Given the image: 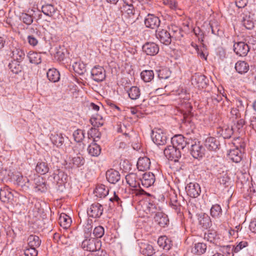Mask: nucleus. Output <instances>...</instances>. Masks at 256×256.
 <instances>
[{
  "mask_svg": "<svg viewBox=\"0 0 256 256\" xmlns=\"http://www.w3.org/2000/svg\"><path fill=\"white\" fill-rule=\"evenodd\" d=\"M101 246L102 242L100 240L88 236H85V239L81 244V247L84 250L90 252L99 250Z\"/></svg>",
  "mask_w": 256,
  "mask_h": 256,
  "instance_id": "obj_1",
  "label": "nucleus"
},
{
  "mask_svg": "<svg viewBox=\"0 0 256 256\" xmlns=\"http://www.w3.org/2000/svg\"><path fill=\"white\" fill-rule=\"evenodd\" d=\"M192 84L199 89L206 88L208 84V80L203 74L199 73L194 74L191 78Z\"/></svg>",
  "mask_w": 256,
  "mask_h": 256,
  "instance_id": "obj_2",
  "label": "nucleus"
},
{
  "mask_svg": "<svg viewBox=\"0 0 256 256\" xmlns=\"http://www.w3.org/2000/svg\"><path fill=\"white\" fill-rule=\"evenodd\" d=\"M151 136L154 142L157 145H164L166 142V136L160 128H155L152 130Z\"/></svg>",
  "mask_w": 256,
  "mask_h": 256,
  "instance_id": "obj_3",
  "label": "nucleus"
},
{
  "mask_svg": "<svg viewBox=\"0 0 256 256\" xmlns=\"http://www.w3.org/2000/svg\"><path fill=\"white\" fill-rule=\"evenodd\" d=\"M166 157L170 160L176 162L181 157V152L178 148L172 146H167L164 150Z\"/></svg>",
  "mask_w": 256,
  "mask_h": 256,
  "instance_id": "obj_4",
  "label": "nucleus"
},
{
  "mask_svg": "<svg viewBox=\"0 0 256 256\" xmlns=\"http://www.w3.org/2000/svg\"><path fill=\"white\" fill-rule=\"evenodd\" d=\"M0 200L4 204H10L14 200L12 190L8 186L0 189Z\"/></svg>",
  "mask_w": 256,
  "mask_h": 256,
  "instance_id": "obj_5",
  "label": "nucleus"
},
{
  "mask_svg": "<svg viewBox=\"0 0 256 256\" xmlns=\"http://www.w3.org/2000/svg\"><path fill=\"white\" fill-rule=\"evenodd\" d=\"M126 180L128 184L132 188H140V194H146V192L143 190L140 186V179L138 178L136 174L130 173L126 176Z\"/></svg>",
  "mask_w": 256,
  "mask_h": 256,
  "instance_id": "obj_6",
  "label": "nucleus"
},
{
  "mask_svg": "<svg viewBox=\"0 0 256 256\" xmlns=\"http://www.w3.org/2000/svg\"><path fill=\"white\" fill-rule=\"evenodd\" d=\"M104 211L102 204L98 202L92 204L87 210V213L90 217L97 218L100 217Z\"/></svg>",
  "mask_w": 256,
  "mask_h": 256,
  "instance_id": "obj_7",
  "label": "nucleus"
},
{
  "mask_svg": "<svg viewBox=\"0 0 256 256\" xmlns=\"http://www.w3.org/2000/svg\"><path fill=\"white\" fill-rule=\"evenodd\" d=\"M106 76L104 69L99 66H94L91 70V77L96 82H101L105 80Z\"/></svg>",
  "mask_w": 256,
  "mask_h": 256,
  "instance_id": "obj_8",
  "label": "nucleus"
},
{
  "mask_svg": "<svg viewBox=\"0 0 256 256\" xmlns=\"http://www.w3.org/2000/svg\"><path fill=\"white\" fill-rule=\"evenodd\" d=\"M190 151L193 158L196 159L202 158L204 154V149L200 142H192Z\"/></svg>",
  "mask_w": 256,
  "mask_h": 256,
  "instance_id": "obj_9",
  "label": "nucleus"
},
{
  "mask_svg": "<svg viewBox=\"0 0 256 256\" xmlns=\"http://www.w3.org/2000/svg\"><path fill=\"white\" fill-rule=\"evenodd\" d=\"M156 36L161 43L166 46L170 44L172 41V38L170 32L166 30L162 29L156 30Z\"/></svg>",
  "mask_w": 256,
  "mask_h": 256,
  "instance_id": "obj_10",
  "label": "nucleus"
},
{
  "mask_svg": "<svg viewBox=\"0 0 256 256\" xmlns=\"http://www.w3.org/2000/svg\"><path fill=\"white\" fill-rule=\"evenodd\" d=\"M30 186L34 188L36 192H45L47 188L42 178L37 176L34 180L30 181Z\"/></svg>",
  "mask_w": 256,
  "mask_h": 256,
  "instance_id": "obj_11",
  "label": "nucleus"
},
{
  "mask_svg": "<svg viewBox=\"0 0 256 256\" xmlns=\"http://www.w3.org/2000/svg\"><path fill=\"white\" fill-rule=\"evenodd\" d=\"M234 50L238 56H245L250 50L248 44L243 42H235L234 44Z\"/></svg>",
  "mask_w": 256,
  "mask_h": 256,
  "instance_id": "obj_12",
  "label": "nucleus"
},
{
  "mask_svg": "<svg viewBox=\"0 0 256 256\" xmlns=\"http://www.w3.org/2000/svg\"><path fill=\"white\" fill-rule=\"evenodd\" d=\"M159 46L154 42H146L142 47L144 52L146 55L154 56L157 54L159 52Z\"/></svg>",
  "mask_w": 256,
  "mask_h": 256,
  "instance_id": "obj_13",
  "label": "nucleus"
},
{
  "mask_svg": "<svg viewBox=\"0 0 256 256\" xmlns=\"http://www.w3.org/2000/svg\"><path fill=\"white\" fill-rule=\"evenodd\" d=\"M171 142L172 146L180 150H184L187 145L189 144V142H187L182 135L174 136L172 138Z\"/></svg>",
  "mask_w": 256,
  "mask_h": 256,
  "instance_id": "obj_14",
  "label": "nucleus"
},
{
  "mask_svg": "<svg viewBox=\"0 0 256 256\" xmlns=\"http://www.w3.org/2000/svg\"><path fill=\"white\" fill-rule=\"evenodd\" d=\"M13 178L16 184L24 189L27 190L30 186V181L27 177H24L20 173L18 172L14 175Z\"/></svg>",
  "mask_w": 256,
  "mask_h": 256,
  "instance_id": "obj_15",
  "label": "nucleus"
},
{
  "mask_svg": "<svg viewBox=\"0 0 256 256\" xmlns=\"http://www.w3.org/2000/svg\"><path fill=\"white\" fill-rule=\"evenodd\" d=\"M187 194L192 198L198 197L201 192L200 185L196 182H190L186 187Z\"/></svg>",
  "mask_w": 256,
  "mask_h": 256,
  "instance_id": "obj_16",
  "label": "nucleus"
},
{
  "mask_svg": "<svg viewBox=\"0 0 256 256\" xmlns=\"http://www.w3.org/2000/svg\"><path fill=\"white\" fill-rule=\"evenodd\" d=\"M160 21L158 16L153 14H148L144 20V24L147 28L152 29L158 28L160 25Z\"/></svg>",
  "mask_w": 256,
  "mask_h": 256,
  "instance_id": "obj_17",
  "label": "nucleus"
},
{
  "mask_svg": "<svg viewBox=\"0 0 256 256\" xmlns=\"http://www.w3.org/2000/svg\"><path fill=\"white\" fill-rule=\"evenodd\" d=\"M228 157L232 162L238 163L242 160V154L238 146L233 149H230L228 154Z\"/></svg>",
  "mask_w": 256,
  "mask_h": 256,
  "instance_id": "obj_18",
  "label": "nucleus"
},
{
  "mask_svg": "<svg viewBox=\"0 0 256 256\" xmlns=\"http://www.w3.org/2000/svg\"><path fill=\"white\" fill-rule=\"evenodd\" d=\"M155 176L150 172H145L142 176V179H140L142 185L144 188H148L152 186L155 182Z\"/></svg>",
  "mask_w": 256,
  "mask_h": 256,
  "instance_id": "obj_19",
  "label": "nucleus"
},
{
  "mask_svg": "<svg viewBox=\"0 0 256 256\" xmlns=\"http://www.w3.org/2000/svg\"><path fill=\"white\" fill-rule=\"evenodd\" d=\"M106 178L109 182L115 184L120 180V175L118 171L110 169L106 172Z\"/></svg>",
  "mask_w": 256,
  "mask_h": 256,
  "instance_id": "obj_20",
  "label": "nucleus"
},
{
  "mask_svg": "<svg viewBox=\"0 0 256 256\" xmlns=\"http://www.w3.org/2000/svg\"><path fill=\"white\" fill-rule=\"evenodd\" d=\"M204 146L208 150L215 151L219 148L220 144L215 138L208 137L205 140Z\"/></svg>",
  "mask_w": 256,
  "mask_h": 256,
  "instance_id": "obj_21",
  "label": "nucleus"
},
{
  "mask_svg": "<svg viewBox=\"0 0 256 256\" xmlns=\"http://www.w3.org/2000/svg\"><path fill=\"white\" fill-rule=\"evenodd\" d=\"M140 252L145 256H152L155 253L152 246L146 243L141 242L140 244Z\"/></svg>",
  "mask_w": 256,
  "mask_h": 256,
  "instance_id": "obj_22",
  "label": "nucleus"
},
{
  "mask_svg": "<svg viewBox=\"0 0 256 256\" xmlns=\"http://www.w3.org/2000/svg\"><path fill=\"white\" fill-rule=\"evenodd\" d=\"M158 245L166 250H170L172 246V241L165 236H160L158 240Z\"/></svg>",
  "mask_w": 256,
  "mask_h": 256,
  "instance_id": "obj_23",
  "label": "nucleus"
},
{
  "mask_svg": "<svg viewBox=\"0 0 256 256\" xmlns=\"http://www.w3.org/2000/svg\"><path fill=\"white\" fill-rule=\"evenodd\" d=\"M150 161L148 157L144 156L138 158L137 162V168L139 170H146L150 168Z\"/></svg>",
  "mask_w": 256,
  "mask_h": 256,
  "instance_id": "obj_24",
  "label": "nucleus"
},
{
  "mask_svg": "<svg viewBox=\"0 0 256 256\" xmlns=\"http://www.w3.org/2000/svg\"><path fill=\"white\" fill-rule=\"evenodd\" d=\"M154 221L161 227H165L168 223V216L162 212H158L154 217Z\"/></svg>",
  "mask_w": 256,
  "mask_h": 256,
  "instance_id": "obj_25",
  "label": "nucleus"
},
{
  "mask_svg": "<svg viewBox=\"0 0 256 256\" xmlns=\"http://www.w3.org/2000/svg\"><path fill=\"white\" fill-rule=\"evenodd\" d=\"M108 188L104 184H98L94 190V194L97 197L105 198L108 194Z\"/></svg>",
  "mask_w": 256,
  "mask_h": 256,
  "instance_id": "obj_26",
  "label": "nucleus"
},
{
  "mask_svg": "<svg viewBox=\"0 0 256 256\" xmlns=\"http://www.w3.org/2000/svg\"><path fill=\"white\" fill-rule=\"evenodd\" d=\"M50 138L54 144L57 147L62 146L64 142V138L62 133L54 132L50 135Z\"/></svg>",
  "mask_w": 256,
  "mask_h": 256,
  "instance_id": "obj_27",
  "label": "nucleus"
},
{
  "mask_svg": "<svg viewBox=\"0 0 256 256\" xmlns=\"http://www.w3.org/2000/svg\"><path fill=\"white\" fill-rule=\"evenodd\" d=\"M199 224L204 229H207L212 225V221L210 217L206 214L199 215L198 216Z\"/></svg>",
  "mask_w": 256,
  "mask_h": 256,
  "instance_id": "obj_28",
  "label": "nucleus"
},
{
  "mask_svg": "<svg viewBox=\"0 0 256 256\" xmlns=\"http://www.w3.org/2000/svg\"><path fill=\"white\" fill-rule=\"evenodd\" d=\"M71 218L64 213H62L58 218V222L60 226L64 229L68 228L71 225Z\"/></svg>",
  "mask_w": 256,
  "mask_h": 256,
  "instance_id": "obj_29",
  "label": "nucleus"
},
{
  "mask_svg": "<svg viewBox=\"0 0 256 256\" xmlns=\"http://www.w3.org/2000/svg\"><path fill=\"white\" fill-rule=\"evenodd\" d=\"M42 12L46 16H53L56 12L57 8L53 4H46L42 6Z\"/></svg>",
  "mask_w": 256,
  "mask_h": 256,
  "instance_id": "obj_30",
  "label": "nucleus"
},
{
  "mask_svg": "<svg viewBox=\"0 0 256 256\" xmlns=\"http://www.w3.org/2000/svg\"><path fill=\"white\" fill-rule=\"evenodd\" d=\"M249 68V64L245 61H238L235 64L236 71L240 74L247 72Z\"/></svg>",
  "mask_w": 256,
  "mask_h": 256,
  "instance_id": "obj_31",
  "label": "nucleus"
},
{
  "mask_svg": "<svg viewBox=\"0 0 256 256\" xmlns=\"http://www.w3.org/2000/svg\"><path fill=\"white\" fill-rule=\"evenodd\" d=\"M46 75L49 80L52 82H57L60 79V72L55 68H50L48 70L46 73Z\"/></svg>",
  "mask_w": 256,
  "mask_h": 256,
  "instance_id": "obj_32",
  "label": "nucleus"
},
{
  "mask_svg": "<svg viewBox=\"0 0 256 256\" xmlns=\"http://www.w3.org/2000/svg\"><path fill=\"white\" fill-rule=\"evenodd\" d=\"M88 154L92 156H98L101 152V148L97 144L92 143L88 148Z\"/></svg>",
  "mask_w": 256,
  "mask_h": 256,
  "instance_id": "obj_33",
  "label": "nucleus"
},
{
  "mask_svg": "<svg viewBox=\"0 0 256 256\" xmlns=\"http://www.w3.org/2000/svg\"><path fill=\"white\" fill-rule=\"evenodd\" d=\"M28 246L38 248L41 244V240L40 238L36 235H30L28 238Z\"/></svg>",
  "mask_w": 256,
  "mask_h": 256,
  "instance_id": "obj_34",
  "label": "nucleus"
},
{
  "mask_svg": "<svg viewBox=\"0 0 256 256\" xmlns=\"http://www.w3.org/2000/svg\"><path fill=\"white\" fill-rule=\"evenodd\" d=\"M28 57L31 63L38 64L42 62L41 54L39 53L30 52L28 54Z\"/></svg>",
  "mask_w": 256,
  "mask_h": 256,
  "instance_id": "obj_35",
  "label": "nucleus"
},
{
  "mask_svg": "<svg viewBox=\"0 0 256 256\" xmlns=\"http://www.w3.org/2000/svg\"><path fill=\"white\" fill-rule=\"evenodd\" d=\"M36 170L40 174H44L48 172L49 167L46 162H38L36 166Z\"/></svg>",
  "mask_w": 256,
  "mask_h": 256,
  "instance_id": "obj_36",
  "label": "nucleus"
},
{
  "mask_svg": "<svg viewBox=\"0 0 256 256\" xmlns=\"http://www.w3.org/2000/svg\"><path fill=\"white\" fill-rule=\"evenodd\" d=\"M206 249L207 246L206 244L198 242L195 244L192 252L198 255H201L206 252Z\"/></svg>",
  "mask_w": 256,
  "mask_h": 256,
  "instance_id": "obj_37",
  "label": "nucleus"
},
{
  "mask_svg": "<svg viewBox=\"0 0 256 256\" xmlns=\"http://www.w3.org/2000/svg\"><path fill=\"white\" fill-rule=\"evenodd\" d=\"M24 52L20 48H14L12 50V57L14 59V60L20 62L24 59Z\"/></svg>",
  "mask_w": 256,
  "mask_h": 256,
  "instance_id": "obj_38",
  "label": "nucleus"
},
{
  "mask_svg": "<svg viewBox=\"0 0 256 256\" xmlns=\"http://www.w3.org/2000/svg\"><path fill=\"white\" fill-rule=\"evenodd\" d=\"M20 62L12 60L8 64V68L10 70L11 72L15 74H18L22 72V66L20 64Z\"/></svg>",
  "mask_w": 256,
  "mask_h": 256,
  "instance_id": "obj_39",
  "label": "nucleus"
},
{
  "mask_svg": "<svg viewBox=\"0 0 256 256\" xmlns=\"http://www.w3.org/2000/svg\"><path fill=\"white\" fill-rule=\"evenodd\" d=\"M204 238L206 240L214 244H216L217 240L219 238L215 231L209 230L208 232L205 233Z\"/></svg>",
  "mask_w": 256,
  "mask_h": 256,
  "instance_id": "obj_40",
  "label": "nucleus"
},
{
  "mask_svg": "<svg viewBox=\"0 0 256 256\" xmlns=\"http://www.w3.org/2000/svg\"><path fill=\"white\" fill-rule=\"evenodd\" d=\"M127 92L130 98L134 100L138 98L140 95V90L137 86L131 87Z\"/></svg>",
  "mask_w": 256,
  "mask_h": 256,
  "instance_id": "obj_41",
  "label": "nucleus"
},
{
  "mask_svg": "<svg viewBox=\"0 0 256 256\" xmlns=\"http://www.w3.org/2000/svg\"><path fill=\"white\" fill-rule=\"evenodd\" d=\"M74 70L80 75L83 74L86 71V66L82 62H75L72 64Z\"/></svg>",
  "mask_w": 256,
  "mask_h": 256,
  "instance_id": "obj_42",
  "label": "nucleus"
},
{
  "mask_svg": "<svg viewBox=\"0 0 256 256\" xmlns=\"http://www.w3.org/2000/svg\"><path fill=\"white\" fill-rule=\"evenodd\" d=\"M142 79L146 82H150L154 78V73L151 70H144L141 72Z\"/></svg>",
  "mask_w": 256,
  "mask_h": 256,
  "instance_id": "obj_43",
  "label": "nucleus"
},
{
  "mask_svg": "<svg viewBox=\"0 0 256 256\" xmlns=\"http://www.w3.org/2000/svg\"><path fill=\"white\" fill-rule=\"evenodd\" d=\"M210 213L211 216L214 218H219L222 214V210L220 206L218 204L212 205Z\"/></svg>",
  "mask_w": 256,
  "mask_h": 256,
  "instance_id": "obj_44",
  "label": "nucleus"
},
{
  "mask_svg": "<svg viewBox=\"0 0 256 256\" xmlns=\"http://www.w3.org/2000/svg\"><path fill=\"white\" fill-rule=\"evenodd\" d=\"M218 179L220 184L224 188L228 186L230 184V178L226 172L223 175L218 176Z\"/></svg>",
  "mask_w": 256,
  "mask_h": 256,
  "instance_id": "obj_45",
  "label": "nucleus"
},
{
  "mask_svg": "<svg viewBox=\"0 0 256 256\" xmlns=\"http://www.w3.org/2000/svg\"><path fill=\"white\" fill-rule=\"evenodd\" d=\"M243 26L248 30H252L254 28V22L250 16H246L242 20Z\"/></svg>",
  "mask_w": 256,
  "mask_h": 256,
  "instance_id": "obj_46",
  "label": "nucleus"
},
{
  "mask_svg": "<svg viewBox=\"0 0 256 256\" xmlns=\"http://www.w3.org/2000/svg\"><path fill=\"white\" fill-rule=\"evenodd\" d=\"M67 175L64 172L58 170V174L54 176V179L58 181V182L62 184L66 182Z\"/></svg>",
  "mask_w": 256,
  "mask_h": 256,
  "instance_id": "obj_47",
  "label": "nucleus"
},
{
  "mask_svg": "<svg viewBox=\"0 0 256 256\" xmlns=\"http://www.w3.org/2000/svg\"><path fill=\"white\" fill-rule=\"evenodd\" d=\"M73 136L76 142H80L84 138V132L82 130L78 129L74 132Z\"/></svg>",
  "mask_w": 256,
  "mask_h": 256,
  "instance_id": "obj_48",
  "label": "nucleus"
},
{
  "mask_svg": "<svg viewBox=\"0 0 256 256\" xmlns=\"http://www.w3.org/2000/svg\"><path fill=\"white\" fill-rule=\"evenodd\" d=\"M20 19L24 24L28 26L31 24L34 21L33 16L26 13H22L20 16Z\"/></svg>",
  "mask_w": 256,
  "mask_h": 256,
  "instance_id": "obj_49",
  "label": "nucleus"
},
{
  "mask_svg": "<svg viewBox=\"0 0 256 256\" xmlns=\"http://www.w3.org/2000/svg\"><path fill=\"white\" fill-rule=\"evenodd\" d=\"M54 57L59 61L62 60L65 56L64 49L60 46L55 48Z\"/></svg>",
  "mask_w": 256,
  "mask_h": 256,
  "instance_id": "obj_50",
  "label": "nucleus"
},
{
  "mask_svg": "<svg viewBox=\"0 0 256 256\" xmlns=\"http://www.w3.org/2000/svg\"><path fill=\"white\" fill-rule=\"evenodd\" d=\"M170 33L172 39L176 40L180 38L182 36L180 28L175 26H171Z\"/></svg>",
  "mask_w": 256,
  "mask_h": 256,
  "instance_id": "obj_51",
  "label": "nucleus"
},
{
  "mask_svg": "<svg viewBox=\"0 0 256 256\" xmlns=\"http://www.w3.org/2000/svg\"><path fill=\"white\" fill-rule=\"evenodd\" d=\"M92 234L96 238H101L104 234V228L100 226H96L94 228Z\"/></svg>",
  "mask_w": 256,
  "mask_h": 256,
  "instance_id": "obj_52",
  "label": "nucleus"
},
{
  "mask_svg": "<svg viewBox=\"0 0 256 256\" xmlns=\"http://www.w3.org/2000/svg\"><path fill=\"white\" fill-rule=\"evenodd\" d=\"M72 161L73 164L76 166L78 167H80L83 166L85 162L84 158L80 155H78L73 158Z\"/></svg>",
  "mask_w": 256,
  "mask_h": 256,
  "instance_id": "obj_53",
  "label": "nucleus"
},
{
  "mask_svg": "<svg viewBox=\"0 0 256 256\" xmlns=\"http://www.w3.org/2000/svg\"><path fill=\"white\" fill-rule=\"evenodd\" d=\"M248 242L246 241H242L240 242L236 246H234L232 250V253H238L242 248L248 246Z\"/></svg>",
  "mask_w": 256,
  "mask_h": 256,
  "instance_id": "obj_54",
  "label": "nucleus"
},
{
  "mask_svg": "<svg viewBox=\"0 0 256 256\" xmlns=\"http://www.w3.org/2000/svg\"><path fill=\"white\" fill-rule=\"evenodd\" d=\"M170 206L174 210V212L176 214H180L182 206L176 200L174 201V202L171 200L170 203Z\"/></svg>",
  "mask_w": 256,
  "mask_h": 256,
  "instance_id": "obj_55",
  "label": "nucleus"
},
{
  "mask_svg": "<svg viewBox=\"0 0 256 256\" xmlns=\"http://www.w3.org/2000/svg\"><path fill=\"white\" fill-rule=\"evenodd\" d=\"M38 253L36 248L30 246L27 248L24 252L25 256H37Z\"/></svg>",
  "mask_w": 256,
  "mask_h": 256,
  "instance_id": "obj_56",
  "label": "nucleus"
},
{
  "mask_svg": "<svg viewBox=\"0 0 256 256\" xmlns=\"http://www.w3.org/2000/svg\"><path fill=\"white\" fill-rule=\"evenodd\" d=\"M92 220L88 219L86 220V223L84 226V231L85 234H89L91 233L92 228Z\"/></svg>",
  "mask_w": 256,
  "mask_h": 256,
  "instance_id": "obj_57",
  "label": "nucleus"
},
{
  "mask_svg": "<svg viewBox=\"0 0 256 256\" xmlns=\"http://www.w3.org/2000/svg\"><path fill=\"white\" fill-rule=\"evenodd\" d=\"M232 134V129L230 128H227L222 130L221 135L224 138L226 139L230 138Z\"/></svg>",
  "mask_w": 256,
  "mask_h": 256,
  "instance_id": "obj_58",
  "label": "nucleus"
},
{
  "mask_svg": "<svg viewBox=\"0 0 256 256\" xmlns=\"http://www.w3.org/2000/svg\"><path fill=\"white\" fill-rule=\"evenodd\" d=\"M164 3L172 10H176L178 8V4L176 0H164Z\"/></svg>",
  "mask_w": 256,
  "mask_h": 256,
  "instance_id": "obj_59",
  "label": "nucleus"
},
{
  "mask_svg": "<svg viewBox=\"0 0 256 256\" xmlns=\"http://www.w3.org/2000/svg\"><path fill=\"white\" fill-rule=\"evenodd\" d=\"M170 72L166 70H160L158 72V77L160 80L167 79L170 77Z\"/></svg>",
  "mask_w": 256,
  "mask_h": 256,
  "instance_id": "obj_60",
  "label": "nucleus"
},
{
  "mask_svg": "<svg viewBox=\"0 0 256 256\" xmlns=\"http://www.w3.org/2000/svg\"><path fill=\"white\" fill-rule=\"evenodd\" d=\"M28 40L29 44L32 46H36L38 44V39L34 35L28 36Z\"/></svg>",
  "mask_w": 256,
  "mask_h": 256,
  "instance_id": "obj_61",
  "label": "nucleus"
},
{
  "mask_svg": "<svg viewBox=\"0 0 256 256\" xmlns=\"http://www.w3.org/2000/svg\"><path fill=\"white\" fill-rule=\"evenodd\" d=\"M248 3V0H236V4L238 8H244Z\"/></svg>",
  "mask_w": 256,
  "mask_h": 256,
  "instance_id": "obj_62",
  "label": "nucleus"
},
{
  "mask_svg": "<svg viewBox=\"0 0 256 256\" xmlns=\"http://www.w3.org/2000/svg\"><path fill=\"white\" fill-rule=\"evenodd\" d=\"M208 253L214 254L212 256H224L222 254L217 252L216 250H214L212 246H210L208 248Z\"/></svg>",
  "mask_w": 256,
  "mask_h": 256,
  "instance_id": "obj_63",
  "label": "nucleus"
},
{
  "mask_svg": "<svg viewBox=\"0 0 256 256\" xmlns=\"http://www.w3.org/2000/svg\"><path fill=\"white\" fill-rule=\"evenodd\" d=\"M249 228L252 232L256 233V220H254L250 222Z\"/></svg>",
  "mask_w": 256,
  "mask_h": 256,
  "instance_id": "obj_64",
  "label": "nucleus"
}]
</instances>
